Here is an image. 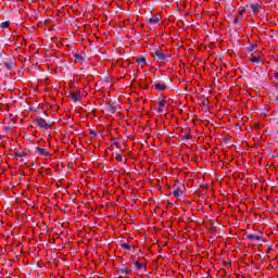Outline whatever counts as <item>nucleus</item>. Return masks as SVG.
I'll list each match as a JSON object with an SVG mask.
<instances>
[{
  "label": "nucleus",
  "mask_w": 278,
  "mask_h": 278,
  "mask_svg": "<svg viewBox=\"0 0 278 278\" xmlns=\"http://www.w3.org/2000/svg\"><path fill=\"white\" fill-rule=\"evenodd\" d=\"M70 98L75 103H77V101H81V91H72V92H70Z\"/></svg>",
  "instance_id": "f257e3e1"
},
{
  "label": "nucleus",
  "mask_w": 278,
  "mask_h": 278,
  "mask_svg": "<svg viewBox=\"0 0 278 278\" xmlns=\"http://www.w3.org/2000/svg\"><path fill=\"white\" fill-rule=\"evenodd\" d=\"M155 55H156V60H157L159 62H164V61H166L167 55H166V53H164V51H162V50H156V51H155Z\"/></svg>",
  "instance_id": "f03ea898"
},
{
  "label": "nucleus",
  "mask_w": 278,
  "mask_h": 278,
  "mask_svg": "<svg viewBox=\"0 0 278 278\" xmlns=\"http://www.w3.org/2000/svg\"><path fill=\"white\" fill-rule=\"evenodd\" d=\"M36 124L38 125V127H41L42 129H49V124H47V122L42 117L37 118Z\"/></svg>",
  "instance_id": "7ed1b4c3"
},
{
  "label": "nucleus",
  "mask_w": 278,
  "mask_h": 278,
  "mask_svg": "<svg viewBox=\"0 0 278 278\" xmlns=\"http://www.w3.org/2000/svg\"><path fill=\"white\" fill-rule=\"evenodd\" d=\"M153 88L155 90H159V92H164V90H166L167 87H166V84L164 83H156L153 85Z\"/></svg>",
  "instance_id": "20e7f679"
},
{
  "label": "nucleus",
  "mask_w": 278,
  "mask_h": 278,
  "mask_svg": "<svg viewBox=\"0 0 278 278\" xmlns=\"http://www.w3.org/2000/svg\"><path fill=\"white\" fill-rule=\"evenodd\" d=\"M250 62H252V64H260V62H264V55L252 56Z\"/></svg>",
  "instance_id": "39448f33"
},
{
  "label": "nucleus",
  "mask_w": 278,
  "mask_h": 278,
  "mask_svg": "<svg viewBox=\"0 0 278 278\" xmlns=\"http://www.w3.org/2000/svg\"><path fill=\"white\" fill-rule=\"evenodd\" d=\"M250 8L252 12H260V10H262V7L257 3L251 4Z\"/></svg>",
  "instance_id": "423d86ee"
},
{
  "label": "nucleus",
  "mask_w": 278,
  "mask_h": 278,
  "mask_svg": "<svg viewBox=\"0 0 278 278\" xmlns=\"http://www.w3.org/2000/svg\"><path fill=\"white\" fill-rule=\"evenodd\" d=\"M137 64H141V66H147V59L144 56L138 58Z\"/></svg>",
  "instance_id": "0eeeda50"
},
{
  "label": "nucleus",
  "mask_w": 278,
  "mask_h": 278,
  "mask_svg": "<svg viewBox=\"0 0 278 278\" xmlns=\"http://www.w3.org/2000/svg\"><path fill=\"white\" fill-rule=\"evenodd\" d=\"M148 23H150L151 25H156V23H160V17L155 16V17H151Z\"/></svg>",
  "instance_id": "6e6552de"
},
{
  "label": "nucleus",
  "mask_w": 278,
  "mask_h": 278,
  "mask_svg": "<svg viewBox=\"0 0 278 278\" xmlns=\"http://www.w3.org/2000/svg\"><path fill=\"white\" fill-rule=\"evenodd\" d=\"M173 194L176 199H179V197H181V194H184V191H181V189H177V190L173 191Z\"/></svg>",
  "instance_id": "1a4fd4ad"
},
{
  "label": "nucleus",
  "mask_w": 278,
  "mask_h": 278,
  "mask_svg": "<svg viewBox=\"0 0 278 278\" xmlns=\"http://www.w3.org/2000/svg\"><path fill=\"white\" fill-rule=\"evenodd\" d=\"M247 239L248 240H262V237L255 236V235H248Z\"/></svg>",
  "instance_id": "9d476101"
},
{
  "label": "nucleus",
  "mask_w": 278,
  "mask_h": 278,
  "mask_svg": "<svg viewBox=\"0 0 278 278\" xmlns=\"http://www.w3.org/2000/svg\"><path fill=\"white\" fill-rule=\"evenodd\" d=\"M135 266H136L137 270H141V268H146L144 264L140 263V262H136Z\"/></svg>",
  "instance_id": "9b49d317"
},
{
  "label": "nucleus",
  "mask_w": 278,
  "mask_h": 278,
  "mask_svg": "<svg viewBox=\"0 0 278 278\" xmlns=\"http://www.w3.org/2000/svg\"><path fill=\"white\" fill-rule=\"evenodd\" d=\"M166 100L165 99H162L161 101H159V108H166Z\"/></svg>",
  "instance_id": "f8f14e48"
},
{
  "label": "nucleus",
  "mask_w": 278,
  "mask_h": 278,
  "mask_svg": "<svg viewBox=\"0 0 278 278\" xmlns=\"http://www.w3.org/2000/svg\"><path fill=\"white\" fill-rule=\"evenodd\" d=\"M122 249H126V251H131V245H129V243H122Z\"/></svg>",
  "instance_id": "ddd939ff"
},
{
  "label": "nucleus",
  "mask_w": 278,
  "mask_h": 278,
  "mask_svg": "<svg viewBox=\"0 0 278 278\" xmlns=\"http://www.w3.org/2000/svg\"><path fill=\"white\" fill-rule=\"evenodd\" d=\"M1 27L2 29H8L10 27V22H2Z\"/></svg>",
  "instance_id": "4468645a"
},
{
  "label": "nucleus",
  "mask_w": 278,
  "mask_h": 278,
  "mask_svg": "<svg viewBox=\"0 0 278 278\" xmlns=\"http://www.w3.org/2000/svg\"><path fill=\"white\" fill-rule=\"evenodd\" d=\"M244 12H247V9H244V7H241V8L239 9V15H240V16H244Z\"/></svg>",
  "instance_id": "2eb2a0df"
},
{
  "label": "nucleus",
  "mask_w": 278,
  "mask_h": 278,
  "mask_svg": "<svg viewBox=\"0 0 278 278\" xmlns=\"http://www.w3.org/2000/svg\"><path fill=\"white\" fill-rule=\"evenodd\" d=\"M115 160H116V162H123V155L116 154Z\"/></svg>",
  "instance_id": "dca6fc26"
},
{
  "label": "nucleus",
  "mask_w": 278,
  "mask_h": 278,
  "mask_svg": "<svg viewBox=\"0 0 278 278\" xmlns=\"http://www.w3.org/2000/svg\"><path fill=\"white\" fill-rule=\"evenodd\" d=\"M157 112H159V114H162V112H164V109L159 106Z\"/></svg>",
  "instance_id": "f3484780"
},
{
  "label": "nucleus",
  "mask_w": 278,
  "mask_h": 278,
  "mask_svg": "<svg viewBox=\"0 0 278 278\" xmlns=\"http://www.w3.org/2000/svg\"><path fill=\"white\" fill-rule=\"evenodd\" d=\"M238 23H240V18L235 17V24L238 25Z\"/></svg>",
  "instance_id": "a211bd4d"
},
{
  "label": "nucleus",
  "mask_w": 278,
  "mask_h": 278,
  "mask_svg": "<svg viewBox=\"0 0 278 278\" xmlns=\"http://www.w3.org/2000/svg\"><path fill=\"white\" fill-rule=\"evenodd\" d=\"M274 77H275V79H278V72L274 73Z\"/></svg>",
  "instance_id": "6ab92c4d"
}]
</instances>
